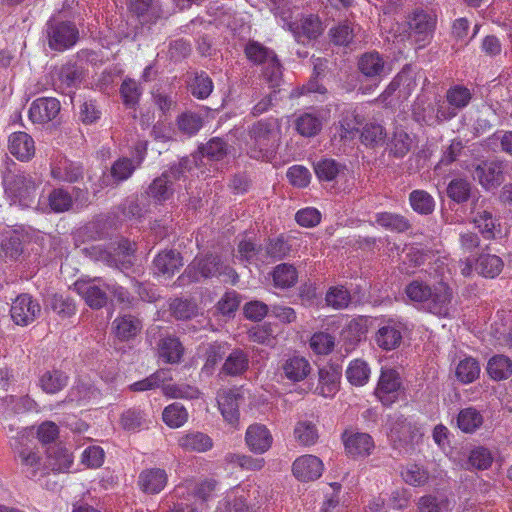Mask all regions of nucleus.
<instances>
[{"label": "nucleus", "mask_w": 512, "mask_h": 512, "mask_svg": "<svg viewBox=\"0 0 512 512\" xmlns=\"http://www.w3.org/2000/svg\"><path fill=\"white\" fill-rule=\"evenodd\" d=\"M445 261L438 259L435 263V271L441 280L433 287L420 280H413L405 287V294L410 301L421 303L428 312L439 317H450L454 311L453 290L444 280L446 273L451 274V269Z\"/></svg>", "instance_id": "nucleus-1"}, {"label": "nucleus", "mask_w": 512, "mask_h": 512, "mask_svg": "<svg viewBox=\"0 0 512 512\" xmlns=\"http://www.w3.org/2000/svg\"><path fill=\"white\" fill-rule=\"evenodd\" d=\"M15 458L19 462L21 471L29 479H35L48 472V467L43 462L39 450L32 446L28 438L18 435L11 443Z\"/></svg>", "instance_id": "nucleus-2"}, {"label": "nucleus", "mask_w": 512, "mask_h": 512, "mask_svg": "<svg viewBox=\"0 0 512 512\" xmlns=\"http://www.w3.org/2000/svg\"><path fill=\"white\" fill-rule=\"evenodd\" d=\"M85 250L91 258L96 261H101L109 267L124 271L130 269L132 266L134 249L127 239H121L117 245L110 244L108 247L93 245Z\"/></svg>", "instance_id": "nucleus-3"}, {"label": "nucleus", "mask_w": 512, "mask_h": 512, "mask_svg": "<svg viewBox=\"0 0 512 512\" xmlns=\"http://www.w3.org/2000/svg\"><path fill=\"white\" fill-rule=\"evenodd\" d=\"M436 25V19L424 12V11H416L412 15L408 17L407 28L403 33L399 32L400 25L397 24V29H392L389 33H393V42H402L405 39H413L418 47H424L432 33L434 31Z\"/></svg>", "instance_id": "nucleus-4"}, {"label": "nucleus", "mask_w": 512, "mask_h": 512, "mask_svg": "<svg viewBox=\"0 0 512 512\" xmlns=\"http://www.w3.org/2000/svg\"><path fill=\"white\" fill-rule=\"evenodd\" d=\"M279 132V123L275 121H260L249 131V140L247 141V152L251 158L265 159L268 157L269 150L277 140Z\"/></svg>", "instance_id": "nucleus-5"}, {"label": "nucleus", "mask_w": 512, "mask_h": 512, "mask_svg": "<svg viewBox=\"0 0 512 512\" xmlns=\"http://www.w3.org/2000/svg\"><path fill=\"white\" fill-rule=\"evenodd\" d=\"M5 192L13 203L23 208L35 203L37 184L29 174L8 173L3 180Z\"/></svg>", "instance_id": "nucleus-6"}, {"label": "nucleus", "mask_w": 512, "mask_h": 512, "mask_svg": "<svg viewBox=\"0 0 512 512\" xmlns=\"http://www.w3.org/2000/svg\"><path fill=\"white\" fill-rule=\"evenodd\" d=\"M187 164L188 160L184 159L155 178L147 188L148 197L157 204H163L169 200L175 190L174 182L186 177Z\"/></svg>", "instance_id": "nucleus-7"}, {"label": "nucleus", "mask_w": 512, "mask_h": 512, "mask_svg": "<svg viewBox=\"0 0 512 512\" xmlns=\"http://www.w3.org/2000/svg\"><path fill=\"white\" fill-rule=\"evenodd\" d=\"M223 272V261L220 256L209 254L206 256H197L186 267L177 281L179 285L184 286L202 279L213 278L221 275Z\"/></svg>", "instance_id": "nucleus-8"}, {"label": "nucleus", "mask_w": 512, "mask_h": 512, "mask_svg": "<svg viewBox=\"0 0 512 512\" xmlns=\"http://www.w3.org/2000/svg\"><path fill=\"white\" fill-rule=\"evenodd\" d=\"M245 54L251 62L264 65L263 75L272 87L280 84L281 65L273 50L257 41H250L245 47Z\"/></svg>", "instance_id": "nucleus-9"}, {"label": "nucleus", "mask_w": 512, "mask_h": 512, "mask_svg": "<svg viewBox=\"0 0 512 512\" xmlns=\"http://www.w3.org/2000/svg\"><path fill=\"white\" fill-rule=\"evenodd\" d=\"M48 46L58 52L72 48L78 41L79 31L70 21L50 19L46 23Z\"/></svg>", "instance_id": "nucleus-10"}, {"label": "nucleus", "mask_w": 512, "mask_h": 512, "mask_svg": "<svg viewBox=\"0 0 512 512\" xmlns=\"http://www.w3.org/2000/svg\"><path fill=\"white\" fill-rule=\"evenodd\" d=\"M274 15L279 17L282 21V27L291 31L298 42L303 41L302 38L309 40L316 39L323 31L324 27L317 15H306L300 20V24H295L290 21V11H280L275 9Z\"/></svg>", "instance_id": "nucleus-11"}, {"label": "nucleus", "mask_w": 512, "mask_h": 512, "mask_svg": "<svg viewBox=\"0 0 512 512\" xmlns=\"http://www.w3.org/2000/svg\"><path fill=\"white\" fill-rule=\"evenodd\" d=\"M74 290L92 309L104 307L108 300L109 283L100 277L78 279Z\"/></svg>", "instance_id": "nucleus-12"}, {"label": "nucleus", "mask_w": 512, "mask_h": 512, "mask_svg": "<svg viewBox=\"0 0 512 512\" xmlns=\"http://www.w3.org/2000/svg\"><path fill=\"white\" fill-rule=\"evenodd\" d=\"M73 206L70 192L64 188H53L47 195L41 194L36 202L35 209L41 213H64Z\"/></svg>", "instance_id": "nucleus-13"}, {"label": "nucleus", "mask_w": 512, "mask_h": 512, "mask_svg": "<svg viewBox=\"0 0 512 512\" xmlns=\"http://www.w3.org/2000/svg\"><path fill=\"white\" fill-rule=\"evenodd\" d=\"M401 393V380L394 369H382L375 390L376 397L383 405L389 406L397 401Z\"/></svg>", "instance_id": "nucleus-14"}, {"label": "nucleus", "mask_w": 512, "mask_h": 512, "mask_svg": "<svg viewBox=\"0 0 512 512\" xmlns=\"http://www.w3.org/2000/svg\"><path fill=\"white\" fill-rule=\"evenodd\" d=\"M41 307L29 294H21L13 301L10 309L15 324L27 326L39 316Z\"/></svg>", "instance_id": "nucleus-15"}, {"label": "nucleus", "mask_w": 512, "mask_h": 512, "mask_svg": "<svg viewBox=\"0 0 512 512\" xmlns=\"http://www.w3.org/2000/svg\"><path fill=\"white\" fill-rule=\"evenodd\" d=\"M404 326L394 319H387L379 325L374 341L379 348L391 351L398 348L402 342Z\"/></svg>", "instance_id": "nucleus-16"}, {"label": "nucleus", "mask_w": 512, "mask_h": 512, "mask_svg": "<svg viewBox=\"0 0 512 512\" xmlns=\"http://www.w3.org/2000/svg\"><path fill=\"white\" fill-rule=\"evenodd\" d=\"M82 164L65 156L55 157L50 164V176L58 182L75 183L83 178Z\"/></svg>", "instance_id": "nucleus-17"}, {"label": "nucleus", "mask_w": 512, "mask_h": 512, "mask_svg": "<svg viewBox=\"0 0 512 512\" xmlns=\"http://www.w3.org/2000/svg\"><path fill=\"white\" fill-rule=\"evenodd\" d=\"M60 109L61 105L58 99L54 97H40L31 103L28 117L34 124H46L57 117Z\"/></svg>", "instance_id": "nucleus-18"}, {"label": "nucleus", "mask_w": 512, "mask_h": 512, "mask_svg": "<svg viewBox=\"0 0 512 512\" xmlns=\"http://www.w3.org/2000/svg\"><path fill=\"white\" fill-rule=\"evenodd\" d=\"M341 376V369L336 365L328 364L319 368L314 393L324 398H333L339 391Z\"/></svg>", "instance_id": "nucleus-19"}, {"label": "nucleus", "mask_w": 512, "mask_h": 512, "mask_svg": "<svg viewBox=\"0 0 512 512\" xmlns=\"http://www.w3.org/2000/svg\"><path fill=\"white\" fill-rule=\"evenodd\" d=\"M324 470L323 462L314 455H302L292 465V473L299 481L308 482L318 479Z\"/></svg>", "instance_id": "nucleus-20"}, {"label": "nucleus", "mask_w": 512, "mask_h": 512, "mask_svg": "<svg viewBox=\"0 0 512 512\" xmlns=\"http://www.w3.org/2000/svg\"><path fill=\"white\" fill-rule=\"evenodd\" d=\"M8 150L19 161H29L35 155V142L26 132H14L8 138Z\"/></svg>", "instance_id": "nucleus-21"}, {"label": "nucleus", "mask_w": 512, "mask_h": 512, "mask_svg": "<svg viewBox=\"0 0 512 512\" xmlns=\"http://www.w3.org/2000/svg\"><path fill=\"white\" fill-rule=\"evenodd\" d=\"M83 80V68L76 62H68L57 72L56 85L62 93L69 94L77 88Z\"/></svg>", "instance_id": "nucleus-22"}, {"label": "nucleus", "mask_w": 512, "mask_h": 512, "mask_svg": "<svg viewBox=\"0 0 512 512\" xmlns=\"http://www.w3.org/2000/svg\"><path fill=\"white\" fill-rule=\"evenodd\" d=\"M347 454L352 457H364L371 454L375 445L372 437L367 433L355 432L343 435Z\"/></svg>", "instance_id": "nucleus-23"}, {"label": "nucleus", "mask_w": 512, "mask_h": 512, "mask_svg": "<svg viewBox=\"0 0 512 512\" xmlns=\"http://www.w3.org/2000/svg\"><path fill=\"white\" fill-rule=\"evenodd\" d=\"M245 440L252 452L262 454L270 449L273 438L266 426L253 424L248 427Z\"/></svg>", "instance_id": "nucleus-24"}, {"label": "nucleus", "mask_w": 512, "mask_h": 512, "mask_svg": "<svg viewBox=\"0 0 512 512\" xmlns=\"http://www.w3.org/2000/svg\"><path fill=\"white\" fill-rule=\"evenodd\" d=\"M159 359L167 364H177L184 354V347L180 340L172 335L161 337L157 343Z\"/></svg>", "instance_id": "nucleus-25"}, {"label": "nucleus", "mask_w": 512, "mask_h": 512, "mask_svg": "<svg viewBox=\"0 0 512 512\" xmlns=\"http://www.w3.org/2000/svg\"><path fill=\"white\" fill-rule=\"evenodd\" d=\"M474 178L486 189H494L503 181L502 167L496 162H483L475 168Z\"/></svg>", "instance_id": "nucleus-26"}, {"label": "nucleus", "mask_w": 512, "mask_h": 512, "mask_svg": "<svg viewBox=\"0 0 512 512\" xmlns=\"http://www.w3.org/2000/svg\"><path fill=\"white\" fill-rule=\"evenodd\" d=\"M112 328L118 340L129 341L141 332L142 322L136 316L124 314L115 318Z\"/></svg>", "instance_id": "nucleus-27"}, {"label": "nucleus", "mask_w": 512, "mask_h": 512, "mask_svg": "<svg viewBox=\"0 0 512 512\" xmlns=\"http://www.w3.org/2000/svg\"><path fill=\"white\" fill-rule=\"evenodd\" d=\"M69 377L57 368L44 369L39 373L38 385L47 394H56L68 384Z\"/></svg>", "instance_id": "nucleus-28"}, {"label": "nucleus", "mask_w": 512, "mask_h": 512, "mask_svg": "<svg viewBox=\"0 0 512 512\" xmlns=\"http://www.w3.org/2000/svg\"><path fill=\"white\" fill-rule=\"evenodd\" d=\"M167 479V474L163 469H146L139 474L138 485L144 493L157 494L164 489Z\"/></svg>", "instance_id": "nucleus-29"}, {"label": "nucleus", "mask_w": 512, "mask_h": 512, "mask_svg": "<svg viewBox=\"0 0 512 512\" xmlns=\"http://www.w3.org/2000/svg\"><path fill=\"white\" fill-rule=\"evenodd\" d=\"M284 376L292 382L303 381L311 372L308 359L300 355L288 356L282 364Z\"/></svg>", "instance_id": "nucleus-30"}, {"label": "nucleus", "mask_w": 512, "mask_h": 512, "mask_svg": "<svg viewBox=\"0 0 512 512\" xmlns=\"http://www.w3.org/2000/svg\"><path fill=\"white\" fill-rule=\"evenodd\" d=\"M154 268L158 275L170 277L183 266L182 256L176 250H165L155 257Z\"/></svg>", "instance_id": "nucleus-31"}, {"label": "nucleus", "mask_w": 512, "mask_h": 512, "mask_svg": "<svg viewBox=\"0 0 512 512\" xmlns=\"http://www.w3.org/2000/svg\"><path fill=\"white\" fill-rule=\"evenodd\" d=\"M473 223L486 239H493L500 233V224L487 209H477L474 212Z\"/></svg>", "instance_id": "nucleus-32"}, {"label": "nucleus", "mask_w": 512, "mask_h": 512, "mask_svg": "<svg viewBox=\"0 0 512 512\" xmlns=\"http://www.w3.org/2000/svg\"><path fill=\"white\" fill-rule=\"evenodd\" d=\"M178 444L182 449L192 452H206L213 446L212 439L199 431H191L182 435Z\"/></svg>", "instance_id": "nucleus-33"}, {"label": "nucleus", "mask_w": 512, "mask_h": 512, "mask_svg": "<svg viewBox=\"0 0 512 512\" xmlns=\"http://www.w3.org/2000/svg\"><path fill=\"white\" fill-rule=\"evenodd\" d=\"M129 9L139 18H143V22H155L160 16L157 0H130Z\"/></svg>", "instance_id": "nucleus-34"}, {"label": "nucleus", "mask_w": 512, "mask_h": 512, "mask_svg": "<svg viewBox=\"0 0 512 512\" xmlns=\"http://www.w3.org/2000/svg\"><path fill=\"white\" fill-rule=\"evenodd\" d=\"M484 418L476 408L468 407L460 410L457 417V426L464 433H473L483 424Z\"/></svg>", "instance_id": "nucleus-35"}, {"label": "nucleus", "mask_w": 512, "mask_h": 512, "mask_svg": "<svg viewBox=\"0 0 512 512\" xmlns=\"http://www.w3.org/2000/svg\"><path fill=\"white\" fill-rule=\"evenodd\" d=\"M120 424L126 431H140L148 426L147 415L140 408H129L121 414Z\"/></svg>", "instance_id": "nucleus-36"}, {"label": "nucleus", "mask_w": 512, "mask_h": 512, "mask_svg": "<svg viewBox=\"0 0 512 512\" xmlns=\"http://www.w3.org/2000/svg\"><path fill=\"white\" fill-rule=\"evenodd\" d=\"M359 70L367 77H377L385 74V65L377 52L362 55L358 62Z\"/></svg>", "instance_id": "nucleus-37"}, {"label": "nucleus", "mask_w": 512, "mask_h": 512, "mask_svg": "<svg viewBox=\"0 0 512 512\" xmlns=\"http://www.w3.org/2000/svg\"><path fill=\"white\" fill-rule=\"evenodd\" d=\"M487 373L496 381L507 379L512 374V361L504 355H495L488 361Z\"/></svg>", "instance_id": "nucleus-38"}, {"label": "nucleus", "mask_w": 512, "mask_h": 512, "mask_svg": "<svg viewBox=\"0 0 512 512\" xmlns=\"http://www.w3.org/2000/svg\"><path fill=\"white\" fill-rule=\"evenodd\" d=\"M475 269L484 277L494 278L502 271L503 261L497 255L482 254L477 259Z\"/></svg>", "instance_id": "nucleus-39"}, {"label": "nucleus", "mask_w": 512, "mask_h": 512, "mask_svg": "<svg viewBox=\"0 0 512 512\" xmlns=\"http://www.w3.org/2000/svg\"><path fill=\"white\" fill-rule=\"evenodd\" d=\"M493 460L494 457L488 448L478 446L470 451L464 467L468 470H486L491 467Z\"/></svg>", "instance_id": "nucleus-40"}, {"label": "nucleus", "mask_w": 512, "mask_h": 512, "mask_svg": "<svg viewBox=\"0 0 512 512\" xmlns=\"http://www.w3.org/2000/svg\"><path fill=\"white\" fill-rule=\"evenodd\" d=\"M370 373L367 362L361 359L352 360L346 369V377L354 386L365 385L370 378Z\"/></svg>", "instance_id": "nucleus-41"}, {"label": "nucleus", "mask_w": 512, "mask_h": 512, "mask_svg": "<svg viewBox=\"0 0 512 512\" xmlns=\"http://www.w3.org/2000/svg\"><path fill=\"white\" fill-rule=\"evenodd\" d=\"M367 332L366 320L354 318L349 320L341 330V339L351 345L359 342Z\"/></svg>", "instance_id": "nucleus-42"}, {"label": "nucleus", "mask_w": 512, "mask_h": 512, "mask_svg": "<svg viewBox=\"0 0 512 512\" xmlns=\"http://www.w3.org/2000/svg\"><path fill=\"white\" fill-rule=\"evenodd\" d=\"M458 111L447 100L439 102L436 108H431V113L423 115L422 120L428 125L439 124L448 121L457 115Z\"/></svg>", "instance_id": "nucleus-43"}, {"label": "nucleus", "mask_w": 512, "mask_h": 512, "mask_svg": "<svg viewBox=\"0 0 512 512\" xmlns=\"http://www.w3.org/2000/svg\"><path fill=\"white\" fill-rule=\"evenodd\" d=\"M162 419L170 428H179L187 422L188 412L182 404L174 402L164 408Z\"/></svg>", "instance_id": "nucleus-44"}, {"label": "nucleus", "mask_w": 512, "mask_h": 512, "mask_svg": "<svg viewBox=\"0 0 512 512\" xmlns=\"http://www.w3.org/2000/svg\"><path fill=\"white\" fill-rule=\"evenodd\" d=\"M360 139L365 146L376 147L382 145L386 139L385 128L380 123L369 122L364 125Z\"/></svg>", "instance_id": "nucleus-45"}, {"label": "nucleus", "mask_w": 512, "mask_h": 512, "mask_svg": "<svg viewBox=\"0 0 512 512\" xmlns=\"http://www.w3.org/2000/svg\"><path fill=\"white\" fill-rule=\"evenodd\" d=\"M413 145L410 135L402 129H396L389 141V151L397 158H403Z\"/></svg>", "instance_id": "nucleus-46"}, {"label": "nucleus", "mask_w": 512, "mask_h": 512, "mask_svg": "<svg viewBox=\"0 0 512 512\" xmlns=\"http://www.w3.org/2000/svg\"><path fill=\"white\" fill-rule=\"evenodd\" d=\"M410 205L419 214H430L435 207L433 197L424 190H414L409 196Z\"/></svg>", "instance_id": "nucleus-47"}, {"label": "nucleus", "mask_w": 512, "mask_h": 512, "mask_svg": "<svg viewBox=\"0 0 512 512\" xmlns=\"http://www.w3.org/2000/svg\"><path fill=\"white\" fill-rule=\"evenodd\" d=\"M322 127L321 119L314 113H304L296 120L297 131L305 137L316 135Z\"/></svg>", "instance_id": "nucleus-48"}, {"label": "nucleus", "mask_w": 512, "mask_h": 512, "mask_svg": "<svg viewBox=\"0 0 512 512\" xmlns=\"http://www.w3.org/2000/svg\"><path fill=\"white\" fill-rule=\"evenodd\" d=\"M274 285L285 289L293 286L297 281V272L292 265L280 264L273 271Z\"/></svg>", "instance_id": "nucleus-49"}, {"label": "nucleus", "mask_w": 512, "mask_h": 512, "mask_svg": "<svg viewBox=\"0 0 512 512\" xmlns=\"http://www.w3.org/2000/svg\"><path fill=\"white\" fill-rule=\"evenodd\" d=\"M402 479L411 486H423L429 479V472L417 464H408L401 471Z\"/></svg>", "instance_id": "nucleus-50"}, {"label": "nucleus", "mask_w": 512, "mask_h": 512, "mask_svg": "<svg viewBox=\"0 0 512 512\" xmlns=\"http://www.w3.org/2000/svg\"><path fill=\"white\" fill-rule=\"evenodd\" d=\"M168 379V372L160 369L150 376L129 385V390L133 392H144L158 388Z\"/></svg>", "instance_id": "nucleus-51"}, {"label": "nucleus", "mask_w": 512, "mask_h": 512, "mask_svg": "<svg viewBox=\"0 0 512 512\" xmlns=\"http://www.w3.org/2000/svg\"><path fill=\"white\" fill-rule=\"evenodd\" d=\"M309 346L317 355H328L335 347V338L326 332H316L311 336Z\"/></svg>", "instance_id": "nucleus-52"}, {"label": "nucleus", "mask_w": 512, "mask_h": 512, "mask_svg": "<svg viewBox=\"0 0 512 512\" xmlns=\"http://www.w3.org/2000/svg\"><path fill=\"white\" fill-rule=\"evenodd\" d=\"M479 374L480 366L472 357L461 360L456 367V376L463 383L473 382L478 378Z\"/></svg>", "instance_id": "nucleus-53"}, {"label": "nucleus", "mask_w": 512, "mask_h": 512, "mask_svg": "<svg viewBox=\"0 0 512 512\" xmlns=\"http://www.w3.org/2000/svg\"><path fill=\"white\" fill-rule=\"evenodd\" d=\"M419 512H449L452 510L450 501L444 497L423 496L418 502Z\"/></svg>", "instance_id": "nucleus-54"}, {"label": "nucleus", "mask_w": 512, "mask_h": 512, "mask_svg": "<svg viewBox=\"0 0 512 512\" xmlns=\"http://www.w3.org/2000/svg\"><path fill=\"white\" fill-rule=\"evenodd\" d=\"M48 306L62 318L75 314L76 307L71 298L62 294H54L49 298Z\"/></svg>", "instance_id": "nucleus-55"}, {"label": "nucleus", "mask_w": 512, "mask_h": 512, "mask_svg": "<svg viewBox=\"0 0 512 512\" xmlns=\"http://www.w3.org/2000/svg\"><path fill=\"white\" fill-rule=\"evenodd\" d=\"M375 221L378 225L397 232H404L410 227L409 222L403 216L388 212L378 213Z\"/></svg>", "instance_id": "nucleus-56"}, {"label": "nucleus", "mask_w": 512, "mask_h": 512, "mask_svg": "<svg viewBox=\"0 0 512 512\" xmlns=\"http://www.w3.org/2000/svg\"><path fill=\"white\" fill-rule=\"evenodd\" d=\"M178 129L191 137L198 133L202 127V118L197 113L184 112L177 118Z\"/></svg>", "instance_id": "nucleus-57"}, {"label": "nucleus", "mask_w": 512, "mask_h": 512, "mask_svg": "<svg viewBox=\"0 0 512 512\" xmlns=\"http://www.w3.org/2000/svg\"><path fill=\"white\" fill-rule=\"evenodd\" d=\"M120 94L127 107L134 108L141 97L142 90L139 84L133 79H125L120 87Z\"/></svg>", "instance_id": "nucleus-58"}, {"label": "nucleus", "mask_w": 512, "mask_h": 512, "mask_svg": "<svg viewBox=\"0 0 512 512\" xmlns=\"http://www.w3.org/2000/svg\"><path fill=\"white\" fill-rule=\"evenodd\" d=\"M170 311L175 318L186 320L197 314V305L191 300L177 298L170 303Z\"/></svg>", "instance_id": "nucleus-59"}, {"label": "nucleus", "mask_w": 512, "mask_h": 512, "mask_svg": "<svg viewBox=\"0 0 512 512\" xmlns=\"http://www.w3.org/2000/svg\"><path fill=\"white\" fill-rule=\"evenodd\" d=\"M362 119L355 111L348 112L339 122V136L341 139H353L358 131Z\"/></svg>", "instance_id": "nucleus-60"}, {"label": "nucleus", "mask_w": 512, "mask_h": 512, "mask_svg": "<svg viewBox=\"0 0 512 512\" xmlns=\"http://www.w3.org/2000/svg\"><path fill=\"white\" fill-rule=\"evenodd\" d=\"M49 466L48 470L56 471V472H64L73 464V459L71 453L67 449L58 448L53 454H49Z\"/></svg>", "instance_id": "nucleus-61"}, {"label": "nucleus", "mask_w": 512, "mask_h": 512, "mask_svg": "<svg viewBox=\"0 0 512 512\" xmlns=\"http://www.w3.org/2000/svg\"><path fill=\"white\" fill-rule=\"evenodd\" d=\"M248 368V356L239 349L234 350L226 357V374L239 375Z\"/></svg>", "instance_id": "nucleus-62"}, {"label": "nucleus", "mask_w": 512, "mask_h": 512, "mask_svg": "<svg viewBox=\"0 0 512 512\" xmlns=\"http://www.w3.org/2000/svg\"><path fill=\"white\" fill-rule=\"evenodd\" d=\"M138 166L130 158H119L111 167V175L116 181H125L131 177Z\"/></svg>", "instance_id": "nucleus-63"}, {"label": "nucleus", "mask_w": 512, "mask_h": 512, "mask_svg": "<svg viewBox=\"0 0 512 512\" xmlns=\"http://www.w3.org/2000/svg\"><path fill=\"white\" fill-rule=\"evenodd\" d=\"M316 176L320 181H332L340 172V165L333 159H323L314 166Z\"/></svg>", "instance_id": "nucleus-64"}]
</instances>
